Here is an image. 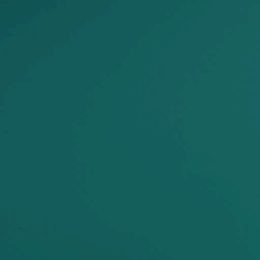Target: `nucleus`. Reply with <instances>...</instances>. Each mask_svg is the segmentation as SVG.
<instances>
[{"mask_svg":"<svg viewBox=\"0 0 260 260\" xmlns=\"http://www.w3.org/2000/svg\"><path fill=\"white\" fill-rule=\"evenodd\" d=\"M0 101H42L44 105V201H49V99H0Z\"/></svg>","mask_w":260,"mask_h":260,"instance_id":"f257e3e1","label":"nucleus"}]
</instances>
